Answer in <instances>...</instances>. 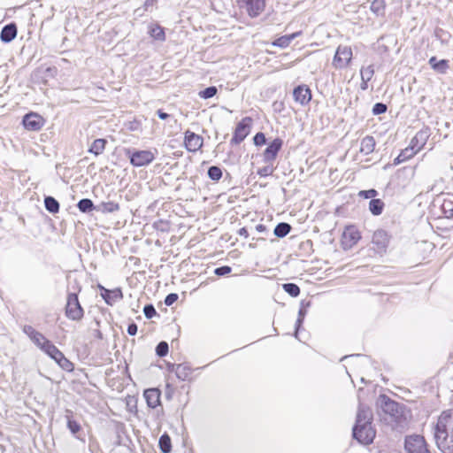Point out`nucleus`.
<instances>
[{
	"label": "nucleus",
	"mask_w": 453,
	"mask_h": 453,
	"mask_svg": "<svg viewBox=\"0 0 453 453\" xmlns=\"http://www.w3.org/2000/svg\"><path fill=\"white\" fill-rule=\"evenodd\" d=\"M437 59L435 57H432L430 59H429V64L431 65L432 68L434 69V65L436 64Z\"/></svg>",
	"instance_id": "55"
},
{
	"label": "nucleus",
	"mask_w": 453,
	"mask_h": 453,
	"mask_svg": "<svg viewBox=\"0 0 453 453\" xmlns=\"http://www.w3.org/2000/svg\"><path fill=\"white\" fill-rule=\"evenodd\" d=\"M44 124V119L37 113L30 112L24 116L23 125L26 129L30 131L40 130Z\"/></svg>",
	"instance_id": "11"
},
{
	"label": "nucleus",
	"mask_w": 453,
	"mask_h": 453,
	"mask_svg": "<svg viewBox=\"0 0 453 453\" xmlns=\"http://www.w3.org/2000/svg\"><path fill=\"white\" fill-rule=\"evenodd\" d=\"M282 288L285 292L293 297H296L300 294V288L295 283H285L282 285Z\"/></svg>",
	"instance_id": "33"
},
{
	"label": "nucleus",
	"mask_w": 453,
	"mask_h": 453,
	"mask_svg": "<svg viewBox=\"0 0 453 453\" xmlns=\"http://www.w3.org/2000/svg\"><path fill=\"white\" fill-rule=\"evenodd\" d=\"M376 403L383 412L390 415L391 417H396L400 413L399 404L385 395H380Z\"/></svg>",
	"instance_id": "8"
},
{
	"label": "nucleus",
	"mask_w": 453,
	"mask_h": 453,
	"mask_svg": "<svg viewBox=\"0 0 453 453\" xmlns=\"http://www.w3.org/2000/svg\"><path fill=\"white\" fill-rule=\"evenodd\" d=\"M208 176L212 180H219L222 177V171L218 166H211L208 169Z\"/></svg>",
	"instance_id": "38"
},
{
	"label": "nucleus",
	"mask_w": 453,
	"mask_h": 453,
	"mask_svg": "<svg viewBox=\"0 0 453 453\" xmlns=\"http://www.w3.org/2000/svg\"><path fill=\"white\" fill-rule=\"evenodd\" d=\"M291 230V226L288 223L281 222L279 223L274 228V234L277 237H285Z\"/></svg>",
	"instance_id": "28"
},
{
	"label": "nucleus",
	"mask_w": 453,
	"mask_h": 453,
	"mask_svg": "<svg viewBox=\"0 0 453 453\" xmlns=\"http://www.w3.org/2000/svg\"><path fill=\"white\" fill-rule=\"evenodd\" d=\"M168 349V343L166 342H160L156 348V353L158 357H163L167 355Z\"/></svg>",
	"instance_id": "40"
},
{
	"label": "nucleus",
	"mask_w": 453,
	"mask_h": 453,
	"mask_svg": "<svg viewBox=\"0 0 453 453\" xmlns=\"http://www.w3.org/2000/svg\"><path fill=\"white\" fill-rule=\"evenodd\" d=\"M266 229V227L262 225V224H258L256 226V230L258 232V233H262V232H265Z\"/></svg>",
	"instance_id": "54"
},
{
	"label": "nucleus",
	"mask_w": 453,
	"mask_h": 453,
	"mask_svg": "<svg viewBox=\"0 0 453 453\" xmlns=\"http://www.w3.org/2000/svg\"><path fill=\"white\" fill-rule=\"evenodd\" d=\"M250 118L242 119L236 126L234 135L231 139L232 144L241 143L250 133Z\"/></svg>",
	"instance_id": "10"
},
{
	"label": "nucleus",
	"mask_w": 453,
	"mask_h": 453,
	"mask_svg": "<svg viewBox=\"0 0 453 453\" xmlns=\"http://www.w3.org/2000/svg\"><path fill=\"white\" fill-rule=\"evenodd\" d=\"M57 363L61 366L63 369L65 370H71L72 363L65 358V357L63 355L61 358H59Z\"/></svg>",
	"instance_id": "46"
},
{
	"label": "nucleus",
	"mask_w": 453,
	"mask_h": 453,
	"mask_svg": "<svg viewBox=\"0 0 453 453\" xmlns=\"http://www.w3.org/2000/svg\"><path fill=\"white\" fill-rule=\"evenodd\" d=\"M239 234L241 236H244L245 238L249 236L248 230L245 227H242L239 230Z\"/></svg>",
	"instance_id": "53"
},
{
	"label": "nucleus",
	"mask_w": 453,
	"mask_h": 453,
	"mask_svg": "<svg viewBox=\"0 0 453 453\" xmlns=\"http://www.w3.org/2000/svg\"><path fill=\"white\" fill-rule=\"evenodd\" d=\"M371 11L376 15H380L385 9L384 0H373L370 7Z\"/></svg>",
	"instance_id": "35"
},
{
	"label": "nucleus",
	"mask_w": 453,
	"mask_h": 453,
	"mask_svg": "<svg viewBox=\"0 0 453 453\" xmlns=\"http://www.w3.org/2000/svg\"><path fill=\"white\" fill-rule=\"evenodd\" d=\"M184 143L186 149L188 151L196 152L203 146V138L200 135L188 130L185 133Z\"/></svg>",
	"instance_id": "12"
},
{
	"label": "nucleus",
	"mask_w": 453,
	"mask_h": 453,
	"mask_svg": "<svg viewBox=\"0 0 453 453\" xmlns=\"http://www.w3.org/2000/svg\"><path fill=\"white\" fill-rule=\"evenodd\" d=\"M97 210L103 213H111V212L119 211V203H114V202H106V203H102L98 206Z\"/></svg>",
	"instance_id": "31"
},
{
	"label": "nucleus",
	"mask_w": 453,
	"mask_h": 453,
	"mask_svg": "<svg viewBox=\"0 0 453 453\" xmlns=\"http://www.w3.org/2000/svg\"><path fill=\"white\" fill-rule=\"evenodd\" d=\"M143 396L149 408L155 409L161 405V391L158 388H151L145 389L143 392Z\"/></svg>",
	"instance_id": "15"
},
{
	"label": "nucleus",
	"mask_w": 453,
	"mask_h": 453,
	"mask_svg": "<svg viewBox=\"0 0 453 453\" xmlns=\"http://www.w3.org/2000/svg\"><path fill=\"white\" fill-rule=\"evenodd\" d=\"M101 288L103 289V293H102V297L104 299V301L108 303V304H111V291L101 287Z\"/></svg>",
	"instance_id": "50"
},
{
	"label": "nucleus",
	"mask_w": 453,
	"mask_h": 453,
	"mask_svg": "<svg viewBox=\"0 0 453 453\" xmlns=\"http://www.w3.org/2000/svg\"><path fill=\"white\" fill-rule=\"evenodd\" d=\"M78 209L84 213L90 212L95 209L93 202L88 198H83L78 202Z\"/></svg>",
	"instance_id": "32"
},
{
	"label": "nucleus",
	"mask_w": 453,
	"mask_h": 453,
	"mask_svg": "<svg viewBox=\"0 0 453 453\" xmlns=\"http://www.w3.org/2000/svg\"><path fill=\"white\" fill-rule=\"evenodd\" d=\"M342 238L343 244L351 248L360 240L361 234L354 226H349L344 229Z\"/></svg>",
	"instance_id": "14"
},
{
	"label": "nucleus",
	"mask_w": 453,
	"mask_h": 453,
	"mask_svg": "<svg viewBox=\"0 0 453 453\" xmlns=\"http://www.w3.org/2000/svg\"><path fill=\"white\" fill-rule=\"evenodd\" d=\"M449 68V61L445 59L439 60L434 65V70L440 73H445Z\"/></svg>",
	"instance_id": "39"
},
{
	"label": "nucleus",
	"mask_w": 453,
	"mask_h": 453,
	"mask_svg": "<svg viewBox=\"0 0 453 453\" xmlns=\"http://www.w3.org/2000/svg\"><path fill=\"white\" fill-rule=\"evenodd\" d=\"M18 29L14 23H10L2 28L0 39L4 42H11L17 36Z\"/></svg>",
	"instance_id": "20"
},
{
	"label": "nucleus",
	"mask_w": 453,
	"mask_h": 453,
	"mask_svg": "<svg viewBox=\"0 0 453 453\" xmlns=\"http://www.w3.org/2000/svg\"><path fill=\"white\" fill-rule=\"evenodd\" d=\"M178 299V295L177 294H174V293H171L169 294L168 296H166L165 299V303L167 305V306H170L172 305L173 303H175Z\"/></svg>",
	"instance_id": "49"
},
{
	"label": "nucleus",
	"mask_w": 453,
	"mask_h": 453,
	"mask_svg": "<svg viewBox=\"0 0 453 453\" xmlns=\"http://www.w3.org/2000/svg\"><path fill=\"white\" fill-rule=\"evenodd\" d=\"M23 332L42 351H44L47 344L50 342L42 334L36 331L32 326H24Z\"/></svg>",
	"instance_id": "9"
},
{
	"label": "nucleus",
	"mask_w": 453,
	"mask_h": 453,
	"mask_svg": "<svg viewBox=\"0 0 453 453\" xmlns=\"http://www.w3.org/2000/svg\"><path fill=\"white\" fill-rule=\"evenodd\" d=\"M417 151L410 145L408 148H406L404 150H403L398 157L395 160V164H400L402 162H404L408 158L411 157L413 155H415Z\"/></svg>",
	"instance_id": "30"
},
{
	"label": "nucleus",
	"mask_w": 453,
	"mask_h": 453,
	"mask_svg": "<svg viewBox=\"0 0 453 453\" xmlns=\"http://www.w3.org/2000/svg\"><path fill=\"white\" fill-rule=\"evenodd\" d=\"M43 352L56 362L64 355L51 342L47 344L46 349Z\"/></svg>",
	"instance_id": "25"
},
{
	"label": "nucleus",
	"mask_w": 453,
	"mask_h": 453,
	"mask_svg": "<svg viewBox=\"0 0 453 453\" xmlns=\"http://www.w3.org/2000/svg\"><path fill=\"white\" fill-rule=\"evenodd\" d=\"M243 2L250 17L258 16L265 9V0H243Z\"/></svg>",
	"instance_id": "17"
},
{
	"label": "nucleus",
	"mask_w": 453,
	"mask_h": 453,
	"mask_svg": "<svg viewBox=\"0 0 453 453\" xmlns=\"http://www.w3.org/2000/svg\"><path fill=\"white\" fill-rule=\"evenodd\" d=\"M282 141L279 138L274 139L264 151L265 162H273L276 158L277 154L280 151Z\"/></svg>",
	"instance_id": "16"
},
{
	"label": "nucleus",
	"mask_w": 453,
	"mask_h": 453,
	"mask_svg": "<svg viewBox=\"0 0 453 453\" xmlns=\"http://www.w3.org/2000/svg\"><path fill=\"white\" fill-rule=\"evenodd\" d=\"M67 426L70 429V431L72 432V434H73L78 433L81 429L80 425L76 421L72 420L70 418H68Z\"/></svg>",
	"instance_id": "45"
},
{
	"label": "nucleus",
	"mask_w": 453,
	"mask_h": 453,
	"mask_svg": "<svg viewBox=\"0 0 453 453\" xmlns=\"http://www.w3.org/2000/svg\"><path fill=\"white\" fill-rule=\"evenodd\" d=\"M293 97L296 103L306 105L311 100V89L305 85H299L294 89Z\"/></svg>",
	"instance_id": "13"
},
{
	"label": "nucleus",
	"mask_w": 453,
	"mask_h": 453,
	"mask_svg": "<svg viewBox=\"0 0 453 453\" xmlns=\"http://www.w3.org/2000/svg\"><path fill=\"white\" fill-rule=\"evenodd\" d=\"M83 315L84 311L79 302L77 294H69L65 305V316L71 320L79 321L83 318Z\"/></svg>",
	"instance_id": "5"
},
{
	"label": "nucleus",
	"mask_w": 453,
	"mask_h": 453,
	"mask_svg": "<svg viewBox=\"0 0 453 453\" xmlns=\"http://www.w3.org/2000/svg\"><path fill=\"white\" fill-rule=\"evenodd\" d=\"M375 139L373 136L366 135L361 140L360 143V152L364 155H370L375 148Z\"/></svg>",
	"instance_id": "22"
},
{
	"label": "nucleus",
	"mask_w": 453,
	"mask_h": 453,
	"mask_svg": "<svg viewBox=\"0 0 453 453\" xmlns=\"http://www.w3.org/2000/svg\"><path fill=\"white\" fill-rule=\"evenodd\" d=\"M105 144L106 141L104 139H96L91 144L88 152L98 156L104 152Z\"/></svg>",
	"instance_id": "24"
},
{
	"label": "nucleus",
	"mask_w": 453,
	"mask_h": 453,
	"mask_svg": "<svg viewBox=\"0 0 453 453\" xmlns=\"http://www.w3.org/2000/svg\"><path fill=\"white\" fill-rule=\"evenodd\" d=\"M231 271H232V269L230 266L224 265V266L217 267L214 270V273L218 276H223V275H226V274L230 273Z\"/></svg>",
	"instance_id": "44"
},
{
	"label": "nucleus",
	"mask_w": 453,
	"mask_h": 453,
	"mask_svg": "<svg viewBox=\"0 0 453 453\" xmlns=\"http://www.w3.org/2000/svg\"><path fill=\"white\" fill-rule=\"evenodd\" d=\"M46 210L50 213H57L59 211V203L52 196H46L44 199Z\"/></svg>",
	"instance_id": "27"
},
{
	"label": "nucleus",
	"mask_w": 453,
	"mask_h": 453,
	"mask_svg": "<svg viewBox=\"0 0 453 453\" xmlns=\"http://www.w3.org/2000/svg\"><path fill=\"white\" fill-rule=\"evenodd\" d=\"M253 141L256 146H262L266 142L265 136L263 133L256 134V135L253 138Z\"/></svg>",
	"instance_id": "43"
},
{
	"label": "nucleus",
	"mask_w": 453,
	"mask_h": 453,
	"mask_svg": "<svg viewBox=\"0 0 453 453\" xmlns=\"http://www.w3.org/2000/svg\"><path fill=\"white\" fill-rule=\"evenodd\" d=\"M372 413L370 408L359 405L356 424L353 427V437L360 443L367 445L372 442L375 430L372 426Z\"/></svg>",
	"instance_id": "2"
},
{
	"label": "nucleus",
	"mask_w": 453,
	"mask_h": 453,
	"mask_svg": "<svg viewBox=\"0 0 453 453\" xmlns=\"http://www.w3.org/2000/svg\"><path fill=\"white\" fill-rule=\"evenodd\" d=\"M387 109H388V107L385 104L377 103L372 107V113L374 115L382 114L387 111Z\"/></svg>",
	"instance_id": "41"
},
{
	"label": "nucleus",
	"mask_w": 453,
	"mask_h": 453,
	"mask_svg": "<svg viewBox=\"0 0 453 453\" xmlns=\"http://www.w3.org/2000/svg\"><path fill=\"white\" fill-rule=\"evenodd\" d=\"M217 88L214 86L208 87L203 90H201L198 95L203 99H209L213 97L217 94Z\"/></svg>",
	"instance_id": "37"
},
{
	"label": "nucleus",
	"mask_w": 453,
	"mask_h": 453,
	"mask_svg": "<svg viewBox=\"0 0 453 453\" xmlns=\"http://www.w3.org/2000/svg\"><path fill=\"white\" fill-rule=\"evenodd\" d=\"M374 75V67L372 65L367 66H362L360 69L361 83L360 88L366 90L368 88V82L372 79Z\"/></svg>",
	"instance_id": "19"
},
{
	"label": "nucleus",
	"mask_w": 453,
	"mask_h": 453,
	"mask_svg": "<svg viewBox=\"0 0 453 453\" xmlns=\"http://www.w3.org/2000/svg\"><path fill=\"white\" fill-rule=\"evenodd\" d=\"M116 295H118L119 297H121V291L118 290V292L116 293Z\"/></svg>",
	"instance_id": "57"
},
{
	"label": "nucleus",
	"mask_w": 453,
	"mask_h": 453,
	"mask_svg": "<svg viewBox=\"0 0 453 453\" xmlns=\"http://www.w3.org/2000/svg\"><path fill=\"white\" fill-rule=\"evenodd\" d=\"M169 370L182 381L188 380L191 375V368L187 364L172 365L169 366Z\"/></svg>",
	"instance_id": "18"
},
{
	"label": "nucleus",
	"mask_w": 453,
	"mask_h": 453,
	"mask_svg": "<svg viewBox=\"0 0 453 453\" xmlns=\"http://www.w3.org/2000/svg\"><path fill=\"white\" fill-rule=\"evenodd\" d=\"M143 313L147 319H151L157 314V311L152 304H147L143 308Z\"/></svg>",
	"instance_id": "42"
},
{
	"label": "nucleus",
	"mask_w": 453,
	"mask_h": 453,
	"mask_svg": "<svg viewBox=\"0 0 453 453\" xmlns=\"http://www.w3.org/2000/svg\"><path fill=\"white\" fill-rule=\"evenodd\" d=\"M150 35L156 40L164 41L165 40V32L163 28L159 26H155L150 28Z\"/></svg>",
	"instance_id": "36"
},
{
	"label": "nucleus",
	"mask_w": 453,
	"mask_h": 453,
	"mask_svg": "<svg viewBox=\"0 0 453 453\" xmlns=\"http://www.w3.org/2000/svg\"><path fill=\"white\" fill-rule=\"evenodd\" d=\"M137 325L134 324V323H131L128 326H127V333L129 335H135L136 333H137Z\"/></svg>",
	"instance_id": "51"
},
{
	"label": "nucleus",
	"mask_w": 453,
	"mask_h": 453,
	"mask_svg": "<svg viewBox=\"0 0 453 453\" xmlns=\"http://www.w3.org/2000/svg\"><path fill=\"white\" fill-rule=\"evenodd\" d=\"M384 208V203L380 199H372L369 202V210L375 215H380Z\"/></svg>",
	"instance_id": "26"
},
{
	"label": "nucleus",
	"mask_w": 453,
	"mask_h": 453,
	"mask_svg": "<svg viewBox=\"0 0 453 453\" xmlns=\"http://www.w3.org/2000/svg\"><path fill=\"white\" fill-rule=\"evenodd\" d=\"M157 113L161 119H166L169 117L167 113L162 111L161 110H158Z\"/></svg>",
	"instance_id": "52"
},
{
	"label": "nucleus",
	"mask_w": 453,
	"mask_h": 453,
	"mask_svg": "<svg viewBox=\"0 0 453 453\" xmlns=\"http://www.w3.org/2000/svg\"><path fill=\"white\" fill-rule=\"evenodd\" d=\"M377 191L375 189L364 190L359 192V196L365 198H373L376 196Z\"/></svg>",
	"instance_id": "48"
},
{
	"label": "nucleus",
	"mask_w": 453,
	"mask_h": 453,
	"mask_svg": "<svg viewBox=\"0 0 453 453\" xmlns=\"http://www.w3.org/2000/svg\"><path fill=\"white\" fill-rule=\"evenodd\" d=\"M353 57L352 49L348 45H339L336 49L332 65L335 69L347 68Z\"/></svg>",
	"instance_id": "4"
},
{
	"label": "nucleus",
	"mask_w": 453,
	"mask_h": 453,
	"mask_svg": "<svg viewBox=\"0 0 453 453\" xmlns=\"http://www.w3.org/2000/svg\"><path fill=\"white\" fill-rule=\"evenodd\" d=\"M273 173V168L269 165L262 167L257 170V174L261 177H266L268 175H271Z\"/></svg>",
	"instance_id": "47"
},
{
	"label": "nucleus",
	"mask_w": 453,
	"mask_h": 453,
	"mask_svg": "<svg viewBox=\"0 0 453 453\" xmlns=\"http://www.w3.org/2000/svg\"><path fill=\"white\" fill-rule=\"evenodd\" d=\"M405 450L408 453H430L423 436L410 435L405 439Z\"/></svg>",
	"instance_id": "7"
},
{
	"label": "nucleus",
	"mask_w": 453,
	"mask_h": 453,
	"mask_svg": "<svg viewBox=\"0 0 453 453\" xmlns=\"http://www.w3.org/2000/svg\"><path fill=\"white\" fill-rule=\"evenodd\" d=\"M429 137L427 130H420L416 134L411 142V146L418 152L426 144Z\"/></svg>",
	"instance_id": "21"
},
{
	"label": "nucleus",
	"mask_w": 453,
	"mask_h": 453,
	"mask_svg": "<svg viewBox=\"0 0 453 453\" xmlns=\"http://www.w3.org/2000/svg\"><path fill=\"white\" fill-rule=\"evenodd\" d=\"M159 448L163 453H169L172 449L171 438L167 434H164L159 438Z\"/></svg>",
	"instance_id": "29"
},
{
	"label": "nucleus",
	"mask_w": 453,
	"mask_h": 453,
	"mask_svg": "<svg viewBox=\"0 0 453 453\" xmlns=\"http://www.w3.org/2000/svg\"><path fill=\"white\" fill-rule=\"evenodd\" d=\"M389 242L390 236L388 235V234L385 230L378 229L372 234V250L376 253L382 255L386 253Z\"/></svg>",
	"instance_id": "6"
},
{
	"label": "nucleus",
	"mask_w": 453,
	"mask_h": 453,
	"mask_svg": "<svg viewBox=\"0 0 453 453\" xmlns=\"http://www.w3.org/2000/svg\"><path fill=\"white\" fill-rule=\"evenodd\" d=\"M434 437L442 453H453V410L441 412L434 427Z\"/></svg>",
	"instance_id": "1"
},
{
	"label": "nucleus",
	"mask_w": 453,
	"mask_h": 453,
	"mask_svg": "<svg viewBox=\"0 0 453 453\" xmlns=\"http://www.w3.org/2000/svg\"><path fill=\"white\" fill-rule=\"evenodd\" d=\"M306 313H307V311H306L304 303L302 302L301 308H300V310L298 311V318H297L296 322V334H295L296 337H297L299 327L301 326Z\"/></svg>",
	"instance_id": "34"
},
{
	"label": "nucleus",
	"mask_w": 453,
	"mask_h": 453,
	"mask_svg": "<svg viewBox=\"0 0 453 453\" xmlns=\"http://www.w3.org/2000/svg\"><path fill=\"white\" fill-rule=\"evenodd\" d=\"M300 35H301V32H296L291 35L280 36L278 39L274 40L272 42V45L280 47L282 49L287 48L291 43V42L294 39H296L297 36H299Z\"/></svg>",
	"instance_id": "23"
},
{
	"label": "nucleus",
	"mask_w": 453,
	"mask_h": 453,
	"mask_svg": "<svg viewBox=\"0 0 453 453\" xmlns=\"http://www.w3.org/2000/svg\"><path fill=\"white\" fill-rule=\"evenodd\" d=\"M157 150L155 152L151 150H136L127 149L126 155L129 157L130 163L135 167H142L150 165L156 157Z\"/></svg>",
	"instance_id": "3"
},
{
	"label": "nucleus",
	"mask_w": 453,
	"mask_h": 453,
	"mask_svg": "<svg viewBox=\"0 0 453 453\" xmlns=\"http://www.w3.org/2000/svg\"><path fill=\"white\" fill-rule=\"evenodd\" d=\"M451 216H453V210L452 209L449 210V214H447L446 217L449 218Z\"/></svg>",
	"instance_id": "56"
}]
</instances>
